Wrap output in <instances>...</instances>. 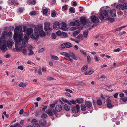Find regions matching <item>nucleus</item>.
<instances>
[{
	"label": "nucleus",
	"mask_w": 127,
	"mask_h": 127,
	"mask_svg": "<svg viewBox=\"0 0 127 127\" xmlns=\"http://www.w3.org/2000/svg\"><path fill=\"white\" fill-rule=\"evenodd\" d=\"M27 3H28L29 4H32L34 5L35 3V0H33L31 1L30 0H28L27 1Z\"/></svg>",
	"instance_id": "obj_29"
},
{
	"label": "nucleus",
	"mask_w": 127,
	"mask_h": 127,
	"mask_svg": "<svg viewBox=\"0 0 127 127\" xmlns=\"http://www.w3.org/2000/svg\"><path fill=\"white\" fill-rule=\"evenodd\" d=\"M33 34L35 36V37L36 38H37L38 37L39 34L38 33V32H34Z\"/></svg>",
	"instance_id": "obj_47"
},
{
	"label": "nucleus",
	"mask_w": 127,
	"mask_h": 127,
	"mask_svg": "<svg viewBox=\"0 0 127 127\" xmlns=\"http://www.w3.org/2000/svg\"><path fill=\"white\" fill-rule=\"evenodd\" d=\"M27 50L26 49H23L22 52L25 55H27Z\"/></svg>",
	"instance_id": "obj_51"
},
{
	"label": "nucleus",
	"mask_w": 127,
	"mask_h": 127,
	"mask_svg": "<svg viewBox=\"0 0 127 127\" xmlns=\"http://www.w3.org/2000/svg\"><path fill=\"white\" fill-rule=\"evenodd\" d=\"M86 106L88 108L91 107L92 106V102L90 101H86L85 102Z\"/></svg>",
	"instance_id": "obj_18"
},
{
	"label": "nucleus",
	"mask_w": 127,
	"mask_h": 127,
	"mask_svg": "<svg viewBox=\"0 0 127 127\" xmlns=\"http://www.w3.org/2000/svg\"><path fill=\"white\" fill-rule=\"evenodd\" d=\"M62 55L66 57L65 59L67 60L70 57V53L69 54L68 53L65 52H63L61 53H60Z\"/></svg>",
	"instance_id": "obj_11"
},
{
	"label": "nucleus",
	"mask_w": 127,
	"mask_h": 127,
	"mask_svg": "<svg viewBox=\"0 0 127 127\" xmlns=\"http://www.w3.org/2000/svg\"><path fill=\"white\" fill-rule=\"evenodd\" d=\"M19 86L20 87L24 88L26 87V85L25 83L21 82L19 84Z\"/></svg>",
	"instance_id": "obj_34"
},
{
	"label": "nucleus",
	"mask_w": 127,
	"mask_h": 127,
	"mask_svg": "<svg viewBox=\"0 0 127 127\" xmlns=\"http://www.w3.org/2000/svg\"><path fill=\"white\" fill-rule=\"evenodd\" d=\"M14 127H22V126L19 123H16V124H14Z\"/></svg>",
	"instance_id": "obj_45"
},
{
	"label": "nucleus",
	"mask_w": 127,
	"mask_h": 127,
	"mask_svg": "<svg viewBox=\"0 0 127 127\" xmlns=\"http://www.w3.org/2000/svg\"><path fill=\"white\" fill-rule=\"evenodd\" d=\"M78 104H81L82 103L83 101V99L82 98H79L77 99L76 100Z\"/></svg>",
	"instance_id": "obj_27"
},
{
	"label": "nucleus",
	"mask_w": 127,
	"mask_h": 127,
	"mask_svg": "<svg viewBox=\"0 0 127 127\" xmlns=\"http://www.w3.org/2000/svg\"><path fill=\"white\" fill-rule=\"evenodd\" d=\"M75 22L76 23V24H77V26H79L80 24V22L79 20H75Z\"/></svg>",
	"instance_id": "obj_54"
},
{
	"label": "nucleus",
	"mask_w": 127,
	"mask_h": 127,
	"mask_svg": "<svg viewBox=\"0 0 127 127\" xmlns=\"http://www.w3.org/2000/svg\"><path fill=\"white\" fill-rule=\"evenodd\" d=\"M7 41H4L3 42H0V48L3 52L6 51L7 49L6 45Z\"/></svg>",
	"instance_id": "obj_4"
},
{
	"label": "nucleus",
	"mask_w": 127,
	"mask_h": 127,
	"mask_svg": "<svg viewBox=\"0 0 127 127\" xmlns=\"http://www.w3.org/2000/svg\"><path fill=\"white\" fill-rule=\"evenodd\" d=\"M36 14V12L35 11H32L30 12V15H35Z\"/></svg>",
	"instance_id": "obj_41"
},
{
	"label": "nucleus",
	"mask_w": 127,
	"mask_h": 127,
	"mask_svg": "<svg viewBox=\"0 0 127 127\" xmlns=\"http://www.w3.org/2000/svg\"><path fill=\"white\" fill-rule=\"evenodd\" d=\"M38 121L35 119H33L32 121V123L34 127H36V126H39V124H38Z\"/></svg>",
	"instance_id": "obj_13"
},
{
	"label": "nucleus",
	"mask_w": 127,
	"mask_h": 127,
	"mask_svg": "<svg viewBox=\"0 0 127 127\" xmlns=\"http://www.w3.org/2000/svg\"><path fill=\"white\" fill-rule=\"evenodd\" d=\"M48 11L47 9H45L43 10V14L45 15H46Z\"/></svg>",
	"instance_id": "obj_49"
},
{
	"label": "nucleus",
	"mask_w": 127,
	"mask_h": 127,
	"mask_svg": "<svg viewBox=\"0 0 127 127\" xmlns=\"http://www.w3.org/2000/svg\"><path fill=\"white\" fill-rule=\"evenodd\" d=\"M77 38L79 40H82L83 39V36L82 34H79L77 37Z\"/></svg>",
	"instance_id": "obj_30"
},
{
	"label": "nucleus",
	"mask_w": 127,
	"mask_h": 127,
	"mask_svg": "<svg viewBox=\"0 0 127 127\" xmlns=\"http://www.w3.org/2000/svg\"><path fill=\"white\" fill-rule=\"evenodd\" d=\"M87 61L89 63L90 61V59H91V58L89 56H87Z\"/></svg>",
	"instance_id": "obj_56"
},
{
	"label": "nucleus",
	"mask_w": 127,
	"mask_h": 127,
	"mask_svg": "<svg viewBox=\"0 0 127 127\" xmlns=\"http://www.w3.org/2000/svg\"><path fill=\"white\" fill-rule=\"evenodd\" d=\"M80 31H74L73 33V36H76L80 32Z\"/></svg>",
	"instance_id": "obj_37"
},
{
	"label": "nucleus",
	"mask_w": 127,
	"mask_h": 127,
	"mask_svg": "<svg viewBox=\"0 0 127 127\" xmlns=\"http://www.w3.org/2000/svg\"><path fill=\"white\" fill-rule=\"evenodd\" d=\"M47 116V114L45 113H43L41 117L42 118L44 119L46 118Z\"/></svg>",
	"instance_id": "obj_43"
},
{
	"label": "nucleus",
	"mask_w": 127,
	"mask_h": 127,
	"mask_svg": "<svg viewBox=\"0 0 127 127\" xmlns=\"http://www.w3.org/2000/svg\"><path fill=\"white\" fill-rule=\"evenodd\" d=\"M107 107L109 108H112L113 106L112 104L111 103V100L108 98L107 99Z\"/></svg>",
	"instance_id": "obj_12"
},
{
	"label": "nucleus",
	"mask_w": 127,
	"mask_h": 127,
	"mask_svg": "<svg viewBox=\"0 0 127 127\" xmlns=\"http://www.w3.org/2000/svg\"><path fill=\"white\" fill-rule=\"evenodd\" d=\"M14 2V0H8V3L10 5H12Z\"/></svg>",
	"instance_id": "obj_40"
},
{
	"label": "nucleus",
	"mask_w": 127,
	"mask_h": 127,
	"mask_svg": "<svg viewBox=\"0 0 127 127\" xmlns=\"http://www.w3.org/2000/svg\"><path fill=\"white\" fill-rule=\"evenodd\" d=\"M13 43V41L11 40V43L9 44L8 42L7 41V47L9 48H11Z\"/></svg>",
	"instance_id": "obj_35"
},
{
	"label": "nucleus",
	"mask_w": 127,
	"mask_h": 127,
	"mask_svg": "<svg viewBox=\"0 0 127 127\" xmlns=\"http://www.w3.org/2000/svg\"><path fill=\"white\" fill-rule=\"evenodd\" d=\"M7 35V32H3L2 34V36L0 38V42H3L4 41H7L5 40V38Z\"/></svg>",
	"instance_id": "obj_6"
},
{
	"label": "nucleus",
	"mask_w": 127,
	"mask_h": 127,
	"mask_svg": "<svg viewBox=\"0 0 127 127\" xmlns=\"http://www.w3.org/2000/svg\"><path fill=\"white\" fill-rule=\"evenodd\" d=\"M70 57H71L73 59L77 60L78 59V57L76 56L74 54L73 52H71L70 53Z\"/></svg>",
	"instance_id": "obj_19"
},
{
	"label": "nucleus",
	"mask_w": 127,
	"mask_h": 127,
	"mask_svg": "<svg viewBox=\"0 0 127 127\" xmlns=\"http://www.w3.org/2000/svg\"><path fill=\"white\" fill-rule=\"evenodd\" d=\"M39 35L40 36L42 37H43L45 36V34L44 32L43 31V30L39 32Z\"/></svg>",
	"instance_id": "obj_26"
},
{
	"label": "nucleus",
	"mask_w": 127,
	"mask_h": 127,
	"mask_svg": "<svg viewBox=\"0 0 127 127\" xmlns=\"http://www.w3.org/2000/svg\"><path fill=\"white\" fill-rule=\"evenodd\" d=\"M64 108L66 111H68L70 110V107L68 105L65 104L64 106Z\"/></svg>",
	"instance_id": "obj_24"
},
{
	"label": "nucleus",
	"mask_w": 127,
	"mask_h": 127,
	"mask_svg": "<svg viewBox=\"0 0 127 127\" xmlns=\"http://www.w3.org/2000/svg\"><path fill=\"white\" fill-rule=\"evenodd\" d=\"M62 26L61 29L63 31H66L67 29V28L66 27V24L64 22H63L62 23Z\"/></svg>",
	"instance_id": "obj_16"
},
{
	"label": "nucleus",
	"mask_w": 127,
	"mask_h": 127,
	"mask_svg": "<svg viewBox=\"0 0 127 127\" xmlns=\"http://www.w3.org/2000/svg\"><path fill=\"white\" fill-rule=\"evenodd\" d=\"M62 107L60 105H56L55 108L56 111L58 112H60L62 110Z\"/></svg>",
	"instance_id": "obj_17"
},
{
	"label": "nucleus",
	"mask_w": 127,
	"mask_h": 127,
	"mask_svg": "<svg viewBox=\"0 0 127 127\" xmlns=\"http://www.w3.org/2000/svg\"><path fill=\"white\" fill-rule=\"evenodd\" d=\"M46 79L48 81H51L54 79V78L48 76L47 77Z\"/></svg>",
	"instance_id": "obj_52"
},
{
	"label": "nucleus",
	"mask_w": 127,
	"mask_h": 127,
	"mask_svg": "<svg viewBox=\"0 0 127 127\" xmlns=\"http://www.w3.org/2000/svg\"><path fill=\"white\" fill-rule=\"evenodd\" d=\"M42 30H43V26L41 25H37L35 27L34 30V32L39 33Z\"/></svg>",
	"instance_id": "obj_8"
},
{
	"label": "nucleus",
	"mask_w": 127,
	"mask_h": 127,
	"mask_svg": "<svg viewBox=\"0 0 127 127\" xmlns=\"http://www.w3.org/2000/svg\"><path fill=\"white\" fill-rule=\"evenodd\" d=\"M20 28L21 26H19L15 28L14 30V32L15 33H18L19 31Z\"/></svg>",
	"instance_id": "obj_25"
},
{
	"label": "nucleus",
	"mask_w": 127,
	"mask_h": 127,
	"mask_svg": "<svg viewBox=\"0 0 127 127\" xmlns=\"http://www.w3.org/2000/svg\"><path fill=\"white\" fill-rule=\"evenodd\" d=\"M120 100H122L124 102H126L127 101V97L121 98Z\"/></svg>",
	"instance_id": "obj_57"
},
{
	"label": "nucleus",
	"mask_w": 127,
	"mask_h": 127,
	"mask_svg": "<svg viewBox=\"0 0 127 127\" xmlns=\"http://www.w3.org/2000/svg\"><path fill=\"white\" fill-rule=\"evenodd\" d=\"M117 9H118L121 10H123L124 8V4L122 5L121 4H119L116 7Z\"/></svg>",
	"instance_id": "obj_20"
},
{
	"label": "nucleus",
	"mask_w": 127,
	"mask_h": 127,
	"mask_svg": "<svg viewBox=\"0 0 127 127\" xmlns=\"http://www.w3.org/2000/svg\"><path fill=\"white\" fill-rule=\"evenodd\" d=\"M70 25L75 26H77V24H75V23L73 22H70Z\"/></svg>",
	"instance_id": "obj_53"
},
{
	"label": "nucleus",
	"mask_w": 127,
	"mask_h": 127,
	"mask_svg": "<svg viewBox=\"0 0 127 127\" xmlns=\"http://www.w3.org/2000/svg\"><path fill=\"white\" fill-rule=\"evenodd\" d=\"M88 68V66L87 65H85L82 68L81 70L82 71H84L87 70Z\"/></svg>",
	"instance_id": "obj_32"
},
{
	"label": "nucleus",
	"mask_w": 127,
	"mask_h": 127,
	"mask_svg": "<svg viewBox=\"0 0 127 127\" xmlns=\"http://www.w3.org/2000/svg\"><path fill=\"white\" fill-rule=\"evenodd\" d=\"M33 30L32 28H29L26 30L27 34L25 35L24 38L25 41L22 43V46H23V45L25 44V46H27L28 44V41L29 39V35L33 32Z\"/></svg>",
	"instance_id": "obj_2"
},
{
	"label": "nucleus",
	"mask_w": 127,
	"mask_h": 127,
	"mask_svg": "<svg viewBox=\"0 0 127 127\" xmlns=\"http://www.w3.org/2000/svg\"><path fill=\"white\" fill-rule=\"evenodd\" d=\"M62 32L60 31H58L56 32V34L58 36H60L61 35Z\"/></svg>",
	"instance_id": "obj_48"
},
{
	"label": "nucleus",
	"mask_w": 127,
	"mask_h": 127,
	"mask_svg": "<svg viewBox=\"0 0 127 127\" xmlns=\"http://www.w3.org/2000/svg\"><path fill=\"white\" fill-rule=\"evenodd\" d=\"M56 37V35L54 33H52L51 35V37L53 39H55Z\"/></svg>",
	"instance_id": "obj_42"
},
{
	"label": "nucleus",
	"mask_w": 127,
	"mask_h": 127,
	"mask_svg": "<svg viewBox=\"0 0 127 127\" xmlns=\"http://www.w3.org/2000/svg\"><path fill=\"white\" fill-rule=\"evenodd\" d=\"M88 30H86L84 31L83 32V35L85 38H86L87 37V36L88 34Z\"/></svg>",
	"instance_id": "obj_33"
},
{
	"label": "nucleus",
	"mask_w": 127,
	"mask_h": 127,
	"mask_svg": "<svg viewBox=\"0 0 127 127\" xmlns=\"http://www.w3.org/2000/svg\"><path fill=\"white\" fill-rule=\"evenodd\" d=\"M51 15L52 17H54L56 16V13L55 12V11L54 10L51 12Z\"/></svg>",
	"instance_id": "obj_44"
},
{
	"label": "nucleus",
	"mask_w": 127,
	"mask_h": 127,
	"mask_svg": "<svg viewBox=\"0 0 127 127\" xmlns=\"http://www.w3.org/2000/svg\"><path fill=\"white\" fill-rule=\"evenodd\" d=\"M61 36L62 37L65 38L68 36V34L66 33L63 32L62 33Z\"/></svg>",
	"instance_id": "obj_28"
},
{
	"label": "nucleus",
	"mask_w": 127,
	"mask_h": 127,
	"mask_svg": "<svg viewBox=\"0 0 127 127\" xmlns=\"http://www.w3.org/2000/svg\"><path fill=\"white\" fill-rule=\"evenodd\" d=\"M70 101L71 103L73 104H76L77 103L76 101L73 100H72Z\"/></svg>",
	"instance_id": "obj_60"
},
{
	"label": "nucleus",
	"mask_w": 127,
	"mask_h": 127,
	"mask_svg": "<svg viewBox=\"0 0 127 127\" xmlns=\"http://www.w3.org/2000/svg\"><path fill=\"white\" fill-rule=\"evenodd\" d=\"M61 24L59 22L56 21L54 22L53 28L55 30L60 29H61Z\"/></svg>",
	"instance_id": "obj_7"
},
{
	"label": "nucleus",
	"mask_w": 127,
	"mask_h": 127,
	"mask_svg": "<svg viewBox=\"0 0 127 127\" xmlns=\"http://www.w3.org/2000/svg\"><path fill=\"white\" fill-rule=\"evenodd\" d=\"M88 72L89 74V75L93 73L94 72V69H93L92 70H91Z\"/></svg>",
	"instance_id": "obj_59"
},
{
	"label": "nucleus",
	"mask_w": 127,
	"mask_h": 127,
	"mask_svg": "<svg viewBox=\"0 0 127 127\" xmlns=\"http://www.w3.org/2000/svg\"><path fill=\"white\" fill-rule=\"evenodd\" d=\"M94 59L97 62H98L99 61V58L96 56H95L94 57Z\"/></svg>",
	"instance_id": "obj_46"
},
{
	"label": "nucleus",
	"mask_w": 127,
	"mask_h": 127,
	"mask_svg": "<svg viewBox=\"0 0 127 127\" xmlns=\"http://www.w3.org/2000/svg\"><path fill=\"white\" fill-rule=\"evenodd\" d=\"M120 51V48H118L117 49H115L114 50V52H118Z\"/></svg>",
	"instance_id": "obj_64"
},
{
	"label": "nucleus",
	"mask_w": 127,
	"mask_h": 127,
	"mask_svg": "<svg viewBox=\"0 0 127 127\" xmlns=\"http://www.w3.org/2000/svg\"><path fill=\"white\" fill-rule=\"evenodd\" d=\"M12 33L11 32H9L8 33H7V35L11 37L12 35Z\"/></svg>",
	"instance_id": "obj_61"
},
{
	"label": "nucleus",
	"mask_w": 127,
	"mask_h": 127,
	"mask_svg": "<svg viewBox=\"0 0 127 127\" xmlns=\"http://www.w3.org/2000/svg\"><path fill=\"white\" fill-rule=\"evenodd\" d=\"M116 11L115 9H113L110 11V14L111 16L113 17H115L116 16Z\"/></svg>",
	"instance_id": "obj_14"
},
{
	"label": "nucleus",
	"mask_w": 127,
	"mask_h": 127,
	"mask_svg": "<svg viewBox=\"0 0 127 127\" xmlns=\"http://www.w3.org/2000/svg\"><path fill=\"white\" fill-rule=\"evenodd\" d=\"M44 29L45 31H52V28H51L49 26H46L44 27Z\"/></svg>",
	"instance_id": "obj_21"
},
{
	"label": "nucleus",
	"mask_w": 127,
	"mask_h": 127,
	"mask_svg": "<svg viewBox=\"0 0 127 127\" xmlns=\"http://www.w3.org/2000/svg\"><path fill=\"white\" fill-rule=\"evenodd\" d=\"M91 20L94 23H96L99 22V19L97 17L94 15H92L91 17Z\"/></svg>",
	"instance_id": "obj_9"
},
{
	"label": "nucleus",
	"mask_w": 127,
	"mask_h": 127,
	"mask_svg": "<svg viewBox=\"0 0 127 127\" xmlns=\"http://www.w3.org/2000/svg\"><path fill=\"white\" fill-rule=\"evenodd\" d=\"M65 91L66 92H69L71 93H73V92L71 90L67 88H66L65 89Z\"/></svg>",
	"instance_id": "obj_58"
},
{
	"label": "nucleus",
	"mask_w": 127,
	"mask_h": 127,
	"mask_svg": "<svg viewBox=\"0 0 127 127\" xmlns=\"http://www.w3.org/2000/svg\"><path fill=\"white\" fill-rule=\"evenodd\" d=\"M80 52L82 53L83 55H84V56H86L87 55V54L85 52H84V51L82 50H80Z\"/></svg>",
	"instance_id": "obj_62"
},
{
	"label": "nucleus",
	"mask_w": 127,
	"mask_h": 127,
	"mask_svg": "<svg viewBox=\"0 0 127 127\" xmlns=\"http://www.w3.org/2000/svg\"><path fill=\"white\" fill-rule=\"evenodd\" d=\"M108 16V14L106 10L102 11L100 13L99 18L100 20H103L104 19V17H106Z\"/></svg>",
	"instance_id": "obj_3"
},
{
	"label": "nucleus",
	"mask_w": 127,
	"mask_h": 127,
	"mask_svg": "<svg viewBox=\"0 0 127 127\" xmlns=\"http://www.w3.org/2000/svg\"><path fill=\"white\" fill-rule=\"evenodd\" d=\"M46 113L49 116H52L53 115V111L52 109L49 108L46 111Z\"/></svg>",
	"instance_id": "obj_15"
},
{
	"label": "nucleus",
	"mask_w": 127,
	"mask_h": 127,
	"mask_svg": "<svg viewBox=\"0 0 127 127\" xmlns=\"http://www.w3.org/2000/svg\"><path fill=\"white\" fill-rule=\"evenodd\" d=\"M30 53H28V55L29 56H30L32 55L34 53L31 50H29Z\"/></svg>",
	"instance_id": "obj_55"
},
{
	"label": "nucleus",
	"mask_w": 127,
	"mask_h": 127,
	"mask_svg": "<svg viewBox=\"0 0 127 127\" xmlns=\"http://www.w3.org/2000/svg\"><path fill=\"white\" fill-rule=\"evenodd\" d=\"M66 48H69L72 46V45L70 43L67 42L65 43Z\"/></svg>",
	"instance_id": "obj_22"
},
{
	"label": "nucleus",
	"mask_w": 127,
	"mask_h": 127,
	"mask_svg": "<svg viewBox=\"0 0 127 127\" xmlns=\"http://www.w3.org/2000/svg\"><path fill=\"white\" fill-rule=\"evenodd\" d=\"M96 102L97 104L99 105H101L102 104V101L100 99L97 100Z\"/></svg>",
	"instance_id": "obj_39"
},
{
	"label": "nucleus",
	"mask_w": 127,
	"mask_h": 127,
	"mask_svg": "<svg viewBox=\"0 0 127 127\" xmlns=\"http://www.w3.org/2000/svg\"><path fill=\"white\" fill-rule=\"evenodd\" d=\"M39 123L41 125L44 126L46 125V122L45 120L41 119L39 121Z\"/></svg>",
	"instance_id": "obj_23"
},
{
	"label": "nucleus",
	"mask_w": 127,
	"mask_h": 127,
	"mask_svg": "<svg viewBox=\"0 0 127 127\" xmlns=\"http://www.w3.org/2000/svg\"><path fill=\"white\" fill-rule=\"evenodd\" d=\"M13 38L15 42V47L17 52L21 51L22 48L27 47L25 46L24 44H23V46H22V43L25 41L23 34L21 33L18 35V33L14 32Z\"/></svg>",
	"instance_id": "obj_1"
},
{
	"label": "nucleus",
	"mask_w": 127,
	"mask_h": 127,
	"mask_svg": "<svg viewBox=\"0 0 127 127\" xmlns=\"http://www.w3.org/2000/svg\"><path fill=\"white\" fill-rule=\"evenodd\" d=\"M80 20L81 23L83 25L86 24L88 23L86 18L84 17H81L80 18Z\"/></svg>",
	"instance_id": "obj_10"
},
{
	"label": "nucleus",
	"mask_w": 127,
	"mask_h": 127,
	"mask_svg": "<svg viewBox=\"0 0 127 127\" xmlns=\"http://www.w3.org/2000/svg\"><path fill=\"white\" fill-rule=\"evenodd\" d=\"M57 101H55V103L53 104H50V107L52 108H54L55 107V104H56L57 103Z\"/></svg>",
	"instance_id": "obj_50"
},
{
	"label": "nucleus",
	"mask_w": 127,
	"mask_h": 127,
	"mask_svg": "<svg viewBox=\"0 0 127 127\" xmlns=\"http://www.w3.org/2000/svg\"><path fill=\"white\" fill-rule=\"evenodd\" d=\"M81 108L82 111H85L86 109V107L84 105L81 104Z\"/></svg>",
	"instance_id": "obj_36"
},
{
	"label": "nucleus",
	"mask_w": 127,
	"mask_h": 127,
	"mask_svg": "<svg viewBox=\"0 0 127 127\" xmlns=\"http://www.w3.org/2000/svg\"><path fill=\"white\" fill-rule=\"evenodd\" d=\"M80 109V106L79 105L77 104L75 106L73 107L71 109L72 111L74 113H78Z\"/></svg>",
	"instance_id": "obj_5"
},
{
	"label": "nucleus",
	"mask_w": 127,
	"mask_h": 127,
	"mask_svg": "<svg viewBox=\"0 0 127 127\" xmlns=\"http://www.w3.org/2000/svg\"><path fill=\"white\" fill-rule=\"evenodd\" d=\"M50 57L51 59L56 60H58L59 59V58L57 56L54 55H51Z\"/></svg>",
	"instance_id": "obj_31"
},
{
	"label": "nucleus",
	"mask_w": 127,
	"mask_h": 127,
	"mask_svg": "<svg viewBox=\"0 0 127 127\" xmlns=\"http://www.w3.org/2000/svg\"><path fill=\"white\" fill-rule=\"evenodd\" d=\"M69 10L71 13H73L75 12V8L73 7H71L70 8Z\"/></svg>",
	"instance_id": "obj_38"
},
{
	"label": "nucleus",
	"mask_w": 127,
	"mask_h": 127,
	"mask_svg": "<svg viewBox=\"0 0 127 127\" xmlns=\"http://www.w3.org/2000/svg\"><path fill=\"white\" fill-rule=\"evenodd\" d=\"M108 20L110 22H113L114 21V18H109Z\"/></svg>",
	"instance_id": "obj_63"
}]
</instances>
